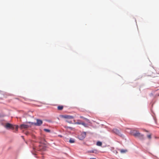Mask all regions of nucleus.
<instances>
[{"mask_svg": "<svg viewBox=\"0 0 159 159\" xmlns=\"http://www.w3.org/2000/svg\"><path fill=\"white\" fill-rule=\"evenodd\" d=\"M4 126L6 129H15L14 125L9 123H6Z\"/></svg>", "mask_w": 159, "mask_h": 159, "instance_id": "nucleus-1", "label": "nucleus"}, {"mask_svg": "<svg viewBox=\"0 0 159 159\" xmlns=\"http://www.w3.org/2000/svg\"><path fill=\"white\" fill-rule=\"evenodd\" d=\"M86 135V133L85 132H82L78 136V138L80 140H82L84 139Z\"/></svg>", "mask_w": 159, "mask_h": 159, "instance_id": "nucleus-2", "label": "nucleus"}, {"mask_svg": "<svg viewBox=\"0 0 159 159\" xmlns=\"http://www.w3.org/2000/svg\"><path fill=\"white\" fill-rule=\"evenodd\" d=\"M36 120V123H32V124L37 126H40L42 124L43 121L42 120L38 119Z\"/></svg>", "mask_w": 159, "mask_h": 159, "instance_id": "nucleus-3", "label": "nucleus"}, {"mask_svg": "<svg viewBox=\"0 0 159 159\" xmlns=\"http://www.w3.org/2000/svg\"><path fill=\"white\" fill-rule=\"evenodd\" d=\"M63 118L66 119H73L74 118L73 116L68 115H64L62 116Z\"/></svg>", "mask_w": 159, "mask_h": 159, "instance_id": "nucleus-4", "label": "nucleus"}, {"mask_svg": "<svg viewBox=\"0 0 159 159\" xmlns=\"http://www.w3.org/2000/svg\"><path fill=\"white\" fill-rule=\"evenodd\" d=\"M29 125L26 124H22L20 125V127L21 129H26L28 128Z\"/></svg>", "mask_w": 159, "mask_h": 159, "instance_id": "nucleus-5", "label": "nucleus"}, {"mask_svg": "<svg viewBox=\"0 0 159 159\" xmlns=\"http://www.w3.org/2000/svg\"><path fill=\"white\" fill-rule=\"evenodd\" d=\"M113 132L119 135L120 134L119 131L116 129H113Z\"/></svg>", "mask_w": 159, "mask_h": 159, "instance_id": "nucleus-6", "label": "nucleus"}, {"mask_svg": "<svg viewBox=\"0 0 159 159\" xmlns=\"http://www.w3.org/2000/svg\"><path fill=\"white\" fill-rule=\"evenodd\" d=\"M134 135L135 137H138L139 134H140V133L137 131H134L133 132Z\"/></svg>", "mask_w": 159, "mask_h": 159, "instance_id": "nucleus-7", "label": "nucleus"}, {"mask_svg": "<svg viewBox=\"0 0 159 159\" xmlns=\"http://www.w3.org/2000/svg\"><path fill=\"white\" fill-rule=\"evenodd\" d=\"M137 137H139L141 139H144V135L142 134H141L140 133V134H139Z\"/></svg>", "mask_w": 159, "mask_h": 159, "instance_id": "nucleus-8", "label": "nucleus"}, {"mask_svg": "<svg viewBox=\"0 0 159 159\" xmlns=\"http://www.w3.org/2000/svg\"><path fill=\"white\" fill-rule=\"evenodd\" d=\"M127 150L126 149H121L120 150V152L121 153H124L127 152Z\"/></svg>", "mask_w": 159, "mask_h": 159, "instance_id": "nucleus-9", "label": "nucleus"}, {"mask_svg": "<svg viewBox=\"0 0 159 159\" xmlns=\"http://www.w3.org/2000/svg\"><path fill=\"white\" fill-rule=\"evenodd\" d=\"M75 140L72 139V138H70V140H69V142L70 143H75Z\"/></svg>", "mask_w": 159, "mask_h": 159, "instance_id": "nucleus-10", "label": "nucleus"}, {"mask_svg": "<svg viewBox=\"0 0 159 159\" xmlns=\"http://www.w3.org/2000/svg\"><path fill=\"white\" fill-rule=\"evenodd\" d=\"M63 109V107L62 106H58L57 107V109L59 110H61Z\"/></svg>", "mask_w": 159, "mask_h": 159, "instance_id": "nucleus-11", "label": "nucleus"}, {"mask_svg": "<svg viewBox=\"0 0 159 159\" xmlns=\"http://www.w3.org/2000/svg\"><path fill=\"white\" fill-rule=\"evenodd\" d=\"M97 145L98 146H101L102 145V143L100 141H98L97 143Z\"/></svg>", "mask_w": 159, "mask_h": 159, "instance_id": "nucleus-12", "label": "nucleus"}, {"mask_svg": "<svg viewBox=\"0 0 159 159\" xmlns=\"http://www.w3.org/2000/svg\"><path fill=\"white\" fill-rule=\"evenodd\" d=\"M97 152V150H93L89 152L90 153H96Z\"/></svg>", "mask_w": 159, "mask_h": 159, "instance_id": "nucleus-13", "label": "nucleus"}, {"mask_svg": "<svg viewBox=\"0 0 159 159\" xmlns=\"http://www.w3.org/2000/svg\"><path fill=\"white\" fill-rule=\"evenodd\" d=\"M15 128V129L16 131L18 130V126L17 125H14Z\"/></svg>", "mask_w": 159, "mask_h": 159, "instance_id": "nucleus-14", "label": "nucleus"}, {"mask_svg": "<svg viewBox=\"0 0 159 159\" xmlns=\"http://www.w3.org/2000/svg\"><path fill=\"white\" fill-rule=\"evenodd\" d=\"M44 131L47 132H49L50 131V130L48 129H44Z\"/></svg>", "mask_w": 159, "mask_h": 159, "instance_id": "nucleus-15", "label": "nucleus"}, {"mask_svg": "<svg viewBox=\"0 0 159 159\" xmlns=\"http://www.w3.org/2000/svg\"><path fill=\"white\" fill-rule=\"evenodd\" d=\"M80 117L81 118H82V119H83L84 120H87V121L88 120L86 118H85L84 117H83L82 116H80Z\"/></svg>", "mask_w": 159, "mask_h": 159, "instance_id": "nucleus-16", "label": "nucleus"}, {"mask_svg": "<svg viewBox=\"0 0 159 159\" xmlns=\"http://www.w3.org/2000/svg\"><path fill=\"white\" fill-rule=\"evenodd\" d=\"M147 137L148 139H150L151 138V134L148 135Z\"/></svg>", "mask_w": 159, "mask_h": 159, "instance_id": "nucleus-17", "label": "nucleus"}, {"mask_svg": "<svg viewBox=\"0 0 159 159\" xmlns=\"http://www.w3.org/2000/svg\"><path fill=\"white\" fill-rule=\"evenodd\" d=\"M81 122H79L78 121V122H77L75 123V124H77V125H80V124H81Z\"/></svg>", "mask_w": 159, "mask_h": 159, "instance_id": "nucleus-18", "label": "nucleus"}, {"mask_svg": "<svg viewBox=\"0 0 159 159\" xmlns=\"http://www.w3.org/2000/svg\"><path fill=\"white\" fill-rule=\"evenodd\" d=\"M81 125H84V126H86V124L84 123V122H82L81 123Z\"/></svg>", "mask_w": 159, "mask_h": 159, "instance_id": "nucleus-19", "label": "nucleus"}, {"mask_svg": "<svg viewBox=\"0 0 159 159\" xmlns=\"http://www.w3.org/2000/svg\"><path fill=\"white\" fill-rule=\"evenodd\" d=\"M66 122H68V123H70H70H71V121H68V120H66Z\"/></svg>", "mask_w": 159, "mask_h": 159, "instance_id": "nucleus-20", "label": "nucleus"}, {"mask_svg": "<svg viewBox=\"0 0 159 159\" xmlns=\"http://www.w3.org/2000/svg\"><path fill=\"white\" fill-rule=\"evenodd\" d=\"M144 131L146 132H148V131L145 130V129H143Z\"/></svg>", "mask_w": 159, "mask_h": 159, "instance_id": "nucleus-21", "label": "nucleus"}, {"mask_svg": "<svg viewBox=\"0 0 159 159\" xmlns=\"http://www.w3.org/2000/svg\"><path fill=\"white\" fill-rule=\"evenodd\" d=\"M90 159H96V158H90Z\"/></svg>", "mask_w": 159, "mask_h": 159, "instance_id": "nucleus-22", "label": "nucleus"}, {"mask_svg": "<svg viewBox=\"0 0 159 159\" xmlns=\"http://www.w3.org/2000/svg\"><path fill=\"white\" fill-rule=\"evenodd\" d=\"M59 136H60V137H61V135H59Z\"/></svg>", "mask_w": 159, "mask_h": 159, "instance_id": "nucleus-23", "label": "nucleus"}]
</instances>
